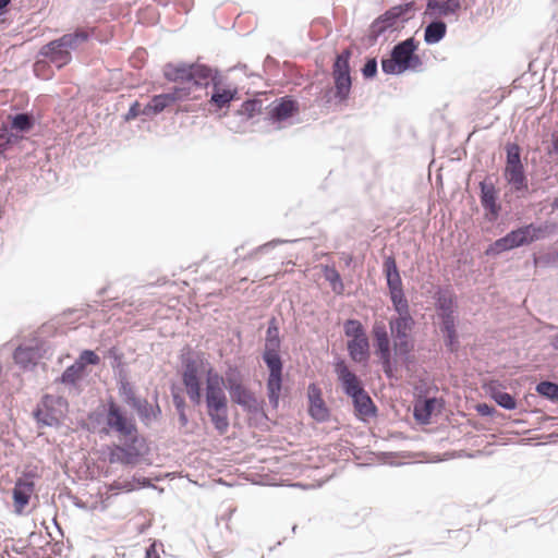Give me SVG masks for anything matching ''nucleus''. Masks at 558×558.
<instances>
[{"instance_id":"48","label":"nucleus","mask_w":558,"mask_h":558,"mask_svg":"<svg viewBox=\"0 0 558 558\" xmlns=\"http://www.w3.org/2000/svg\"><path fill=\"white\" fill-rule=\"evenodd\" d=\"M10 3L11 0H0V16L4 15L8 12Z\"/></svg>"},{"instance_id":"20","label":"nucleus","mask_w":558,"mask_h":558,"mask_svg":"<svg viewBox=\"0 0 558 558\" xmlns=\"http://www.w3.org/2000/svg\"><path fill=\"white\" fill-rule=\"evenodd\" d=\"M351 398L354 405V413L357 418L367 422L369 418L376 416L377 408L365 389L351 396Z\"/></svg>"},{"instance_id":"29","label":"nucleus","mask_w":558,"mask_h":558,"mask_svg":"<svg viewBox=\"0 0 558 558\" xmlns=\"http://www.w3.org/2000/svg\"><path fill=\"white\" fill-rule=\"evenodd\" d=\"M446 31L447 26L444 22H432L425 28L424 40L427 44H436L445 37Z\"/></svg>"},{"instance_id":"14","label":"nucleus","mask_w":558,"mask_h":558,"mask_svg":"<svg viewBox=\"0 0 558 558\" xmlns=\"http://www.w3.org/2000/svg\"><path fill=\"white\" fill-rule=\"evenodd\" d=\"M1 124L5 125L7 130L14 134L23 146V143L27 141L26 133L31 132L35 125V117L28 112H17L9 114Z\"/></svg>"},{"instance_id":"49","label":"nucleus","mask_w":558,"mask_h":558,"mask_svg":"<svg viewBox=\"0 0 558 558\" xmlns=\"http://www.w3.org/2000/svg\"><path fill=\"white\" fill-rule=\"evenodd\" d=\"M553 150L555 153H558V135H553V142H551Z\"/></svg>"},{"instance_id":"45","label":"nucleus","mask_w":558,"mask_h":558,"mask_svg":"<svg viewBox=\"0 0 558 558\" xmlns=\"http://www.w3.org/2000/svg\"><path fill=\"white\" fill-rule=\"evenodd\" d=\"M36 66L37 77L47 80L51 76V72L48 71V65L46 61H37Z\"/></svg>"},{"instance_id":"4","label":"nucleus","mask_w":558,"mask_h":558,"mask_svg":"<svg viewBox=\"0 0 558 558\" xmlns=\"http://www.w3.org/2000/svg\"><path fill=\"white\" fill-rule=\"evenodd\" d=\"M549 232L550 226L548 223L539 226L530 223L518 228L517 230H512L504 238L498 239L494 243L493 250H495L497 253H500L522 245H527L534 241L545 238Z\"/></svg>"},{"instance_id":"36","label":"nucleus","mask_w":558,"mask_h":558,"mask_svg":"<svg viewBox=\"0 0 558 558\" xmlns=\"http://www.w3.org/2000/svg\"><path fill=\"white\" fill-rule=\"evenodd\" d=\"M436 400L427 399L421 404H416L414 408V415L421 422H427L435 408Z\"/></svg>"},{"instance_id":"26","label":"nucleus","mask_w":558,"mask_h":558,"mask_svg":"<svg viewBox=\"0 0 558 558\" xmlns=\"http://www.w3.org/2000/svg\"><path fill=\"white\" fill-rule=\"evenodd\" d=\"M13 359L21 368L33 371L35 368V345L32 342L20 344L13 353Z\"/></svg>"},{"instance_id":"1","label":"nucleus","mask_w":558,"mask_h":558,"mask_svg":"<svg viewBox=\"0 0 558 558\" xmlns=\"http://www.w3.org/2000/svg\"><path fill=\"white\" fill-rule=\"evenodd\" d=\"M205 371V402L207 414L216 430L223 435L229 429L228 399L225 379L209 363Z\"/></svg>"},{"instance_id":"47","label":"nucleus","mask_w":558,"mask_h":558,"mask_svg":"<svg viewBox=\"0 0 558 558\" xmlns=\"http://www.w3.org/2000/svg\"><path fill=\"white\" fill-rule=\"evenodd\" d=\"M145 558H160L158 553H157V549H156V545L155 544H151L147 549H146V556Z\"/></svg>"},{"instance_id":"18","label":"nucleus","mask_w":558,"mask_h":558,"mask_svg":"<svg viewBox=\"0 0 558 558\" xmlns=\"http://www.w3.org/2000/svg\"><path fill=\"white\" fill-rule=\"evenodd\" d=\"M299 112L296 100L286 96L272 102L269 110V118L272 122L286 121Z\"/></svg>"},{"instance_id":"12","label":"nucleus","mask_w":558,"mask_h":558,"mask_svg":"<svg viewBox=\"0 0 558 558\" xmlns=\"http://www.w3.org/2000/svg\"><path fill=\"white\" fill-rule=\"evenodd\" d=\"M351 54V50H343L340 54L337 56L332 65V77L336 87L335 96L339 99V101L347 100L351 90L352 81L349 64Z\"/></svg>"},{"instance_id":"5","label":"nucleus","mask_w":558,"mask_h":558,"mask_svg":"<svg viewBox=\"0 0 558 558\" xmlns=\"http://www.w3.org/2000/svg\"><path fill=\"white\" fill-rule=\"evenodd\" d=\"M279 339L268 340L267 349L264 353V361L269 368L267 380L268 398L270 403L277 407L281 391L282 362L278 354Z\"/></svg>"},{"instance_id":"42","label":"nucleus","mask_w":558,"mask_h":558,"mask_svg":"<svg viewBox=\"0 0 558 558\" xmlns=\"http://www.w3.org/2000/svg\"><path fill=\"white\" fill-rule=\"evenodd\" d=\"M100 362L99 356L92 350H84L76 363L81 366H83V369L85 368L86 364L96 365Z\"/></svg>"},{"instance_id":"41","label":"nucleus","mask_w":558,"mask_h":558,"mask_svg":"<svg viewBox=\"0 0 558 558\" xmlns=\"http://www.w3.org/2000/svg\"><path fill=\"white\" fill-rule=\"evenodd\" d=\"M507 160L506 165H522L520 158V147L518 144L511 143L506 147Z\"/></svg>"},{"instance_id":"2","label":"nucleus","mask_w":558,"mask_h":558,"mask_svg":"<svg viewBox=\"0 0 558 558\" xmlns=\"http://www.w3.org/2000/svg\"><path fill=\"white\" fill-rule=\"evenodd\" d=\"M211 69L198 63H168L163 68V76L167 81L175 83V86H191L194 90L206 87L211 80Z\"/></svg>"},{"instance_id":"19","label":"nucleus","mask_w":558,"mask_h":558,"mask_svg":"<svg viewBox=\"0 0 558 558\" xmlns=\"http://www.w3.org/2000/svg\"><path fill=\"white\" fill-rule=\"evenodd\" d=\"M34 487V482L24 481L21 478L16 481L12 490L14 512L16 514L24 513L25 507L29 504Z\"/></svg>"},{"instance_id":"24","label":"nucleus","mask_w":558,"mask_h":558,"mask_svg":"<svg viewBox=\"0 0 558 558\" xmlns=\"http://www.w3.org/2000/svg\"><path fill=\"white\" fill-rule=\"evenodd\" d=\"M481 203L493 218H497L500 206L497 204V191L493 183H481Z\"/></svg>"},{"instance_id":"34","label":"nucleus","mask_w":558,"mask_h":558,"mask_svg":"<svg viewBox=\"0 0 558 558\" xmlns=\"http://www.w3.org/2000/svg\"><path fill=\"white\" fill-rule=\"evenodd\" d=\"M390 292V299L393 304V307L398 315L400 314H408L409 311V304L404 296L403 289L400 290H391Z\"/></svg>"},{"instance_id":"44","label":"nucleus","mask_w":558,"mask_h":558,"mask_svg":"<svg viewBox=\"0 0 558 558\" xmlns=\"http://www.w3.org/2000/svg\"><path fill=\"white\" fill-rule=\"evenodd\" d=\"M377 72V62L375 59H371L368 60L363 69H362V73L365 77H373Z\"/></svg>"},{"instance_id":"43","label":"nucleus","mask_w":558,"mask_h":558,"mask_svg":"<svg viewBox=\"0 0 558 558\" xmlns=\"http://www.w3.org/2000/svg\"><path fill=\"white\" fill-rule=\"evenodd\" d=\"M138 116H144L143 108L138 101H135L130 107L128 113L125 114V120L131 121L136 119Z\"/></svg>"},{"instance_id":"52","label":"nucleus","mask_w":558,"mask_h":558,"mask_svg":"<svg viewBox=\"0 0 558 558\" xmlns=\"http://www.w3.org/2000/svg\"><path fill=\"white\" fill-rule=\"evenodd\" d=\"M555 347L558 348V336L555 338Z\"/></svg>"},{"instance_id":"22","label":"nucleus","mask_w":558,"mask_h":558,"mask_svg":"<svg viewBox=\"0 0 558 558\" xmlns=\"http://www.w3.org/2000/svg\"><path fill=\"white\" fill-rule=\"evenodd\" d=\"M460 0H429L425 14L432 17L447 16L456 13L460 9Z\"/></svg>"},{"instance_id":"38","label":"nucleus","mask_w":558,"mask_h":558,"mask_svg":"<svg viewBox=\"0 0 558 558\" xmlns=\"http://www.w3.org/2000/svg\"><path fill=\"white\" fill-rule=\"evenodd\" d=\"M84 374L83 366L78 365L76 362L69 366L63 375L62 379L64 383L74 384L76 380L81 379Z\"/></svg>"},{"instance_id":"21","label":"nucleus","mask_w":558,"mask_h":558,"mask_svg":"<svg viewBox=\"0 0 558 558\" xmlns=\"http://www.w3.org/2000/svg\"><path fill=\"white\" fill-rule=\"evenodd\" d=\"M141 456L142 452L136 448V442L131 441V445L126 447L114 445L110 449L109 460L111 463L120 462L122 464H134Z\"/></svg>"},{"instance_id":"13","label":"nucleus","mask_w":558,"mask_h":558,"mask_svg":"<svg viewBox=\"0 0 558 558\" xmlns=\"http://www.w3.org/2000/svg\"><path fill=\"white\" fill-rule=\"evenodd\" d=\"M372 335L376 349L375 353L380 360L383 371L388 377H392L390 339L386 325L383 322H375Z\"/></svg>"},{"instance_id":"50","label":"nucleus","mask_w":558,"mask_h":558,"mask_svg":"<svg viewBox=\"0 0 558 558\" xmlns=\"http://www.w3.org/2000/svg\"><path fill=\"white\" fill-rule=\"evenodd\" d=\"M551 206H553L554 209L558 208V196L554 199Z\"/></svg>"},{"instance_id":"33","label":"nucleus","mask_w":558,"mask_h":558,"mask_svg":"<svg viewBox=\"0 0 558 558\" xmlns=\"http://www.w3.org/2000/svg\"><path fill=\"white\" fill-rule=\"evenodd\" d=\"M325 279L330 283L331 289L337 294H342L344 291V284L338 270L333 267L326 266L324 269Z\"/></svg>"},{"instance_id":"31","label":"nucleus","mask_w":558,"mask_h":558,"mask_svg":"<svg viewBox=\"0 0 558 558\" xmlns=\"http://www.w3.org/2000/svg\"><path fill=\"white\" fill-rule=\"evenodd\" d=\"M14 147L22 148L23 146L19 143L16 136L7 130L5 125L0 124V157Z\"/></svg>"},{"instance_id":"27","label":"nucleus","mask_w":558,"mask_h":558,"mask_svg":"<svg viewBox=\"0 0 558 558\" xmlns=\"http://www.w3.org/2000/svg\"><path fill=\"white\" fill-rule=\"evenodd\" d=\"M505 179L515 191L527 189V181L524 174L523 165H506Z\"/></svg>"},{"instance_id":"37","label":"nucleus","mask_w":558,"mask_h":558,"mask_svg":"<svg viewBox=\"0 0 558 558\" xmlns=\"http://www.w3.org/2000/svg\"><path fill=\"white\" fill-rule=\"evenodd\" d=\"M440 314H453L457 307L454 298L451 293H441L437 301Z\"/></svg>"},{"instance_id":"28","label":"nucleus","mask_w":558,"mask_h":558,"mask_svg":"<svg viewBox=\"0 0 558 558\" xmlns=\"http://www.w3.org/2000/svg\"><path fill=\"white\" fill-rule=\"evenodd\" d=\"M384 271L387 278L389 291L402 289V280L392 256H388L384 260Z\"/></svg>"},{"instance_id":"40","label":"nucleus","mask_w":558,"mask_h":558,"mask_svg":"<svg viewBox=\"0 0 558 558\" xmlns=\"http://www.w3.org/2000/svg\"><path fill=\"white\" fill-rule=\"evenodd\" d=\"M493 397L500 407L507 410H513L517 407L514 398L508 392L498 391Z\"/></svg>"},{"instance_id":"23","label":"nucleus","mask_w":558,"mask_h":558,"mask_svg":"<svg viewBox=\"0 0 558 558\" xmlns=\"http://www.w3.org/2000/svg\"><path fill=\"white\" fill-rule=\"evenodd\" d=\"M214 93L210 98V104L217 109H222L228 106L236 96V88H225L221 82L213 78Z\"/></svg>"},{"instance_id":"46","label":"nucleus","mask_w":558,"mask_h":558,"mask_svg":"<svg viewBox=\"0 0 558 558\" xmlns=\"http://www.w3.org/2000/svg\"><path fill=\"white\" fill-rule=\"evenodd\" d=\"M172 397H173V402H174L177 409L181 410V420L185 423L186 417L183 413V410L185 407V401H184L183 397L180 396L179 393H172Z\"/></svg>"},{"instance_id":"3","label":"nucleus","mask_w":558,"mask_h":558,"mask_svg":"<svg viewBox=\"0 0 558 558\" xmlns=\"http://www.w3.org/2000/svg\"><path fill=\"white\" fill-rule=\"evenodd\" d=\"M417 43L414 38H408L396 45L390 58L381 60V69L387 74H401L408 70H418L423 62L415 53Z\"/></svg>"},{"instance_id":"17","label":"nucleus","mask_w":558,"mask_h":558,"mask_svg":"<svg viewBox=\"0 0 558 558\" xmlns=\"http://www.w3.org/2000/svg\"><path fill=\"white\" fill-rule=\"evenodd\" d=\"M307 395L310 415L318 422L327 421L329 418V409L323 399L322 389L316 384H311L307 388Z\"/></svg>"},{"instance_id":"6","label":"nucleus","mask_w":558,"mask_h":558,"mask_svg":"<svg viewBox=\"0 0 558 558\" xmlns=\"http://www.w3.org/2000/svg\"><path fill=\"white\" fill-rule=\"evenodd\" d=\"M85 33L66 34L58 40H53L41 50V53L48 58L58 69L68 64L71 60L70 50L74 49L78 43L85 41Z\"/></svg>"},{"instance_id":"15","label":"nucleus","mask_w":558,"mask_h":558,"mask_svg":"<svg viewBox=\"0 0 558 558\" xmlns=\"http://www.w3.org/2000/svg\"><path fill=\"white\" fill-rule=\"evenodd\" d=\"M335 373L338 380L341 383L343 391L349 397L364 389L361 379L349 368L343 360L335 364Z\"/></svg>"},{"instance_id":"10","label":"nucleus","mask_w":558,"mask_h":558,"mask_svg":"<svg viewBox=\"0 0 558 558\" xmlns=\"http://www.w3.org/2000/svg\"><path fill=\"white\" fill-rule=\"evenodd\" d=\"M107 425L119 434L121 439L137 442V428L132 418L128 417L121 408L113 401L108 403L106 416Z\"/></svg>"},{"instance_id":"39","label":"nucleus","mask_w":558,"mask_h":558,"mask_svg":"<svg viewBox=\"0 0 558 558\" xmlns=\"http://www.w3.org/2000/svg\"><path fill=\"white\" fill-rule=\"evenodd\" d=\"M536 391L549 399L558 398V385L551 381H542L536 386Z\"/></svg>"},{"instance_id":"16","label":"nucleus","mask_w":558,"mask_h":558,"mask_svg":"<svg viewBox=\"0 0 558 558\" xmlns=\"http://www.w3.org/2000/svg\"><path fill=\"white\" fill-rule=\"evenodd\" d=\"M409 9L410 3L392 7L373 22L371 26L372 33L376 37L380 36L388 28L393 27L397 24L399 17L407 13Z\"/></svg>"},{"instance_id":"30","label":"nucleus","mask_w":558,"mask_h":558,"mask_svg":"<svg viewBox=\"0 0 558 558\" xmlns=\"http://www.w3.org/2000/svg\"><path fill=\"white\" fill-rule=\"evenodd\" d=\"M442 318V331L447 337V344L451 350H454L457 344V332H456V322L453 314H440Z\"/></svg>"},{"instance_id":"8","label":"nucleus","mask_w":558,"mask_h":558,"mask_svg":"<svg viewBox=\"0 0 558 558\" xmlns=\"http://www.w3.org/2000/svg\"><path fill=\"white\" fill-rule=\"evenodd\" d=\"M227 388L231 400L241 405L245 411L250 413H257L263 409L262 402L248 388L244 386L242 377L238 371H230L227 374Z\"/></svg>"},{"instance_id":"53","label":"nucleus","mask_w":558,"mask_h":558,"mask_svg":"<svg viewBox=\"0 0 558 558\" xmlns=\"http://www.w3.org/2000/svg\"><path fill=\"white\" fill-rule=\"evenodd\" d=\"M31 415H32L33 417H35V410H33V411L31 412Z\"/></svg>"},{"instance_id":"32","label":"nucleus","mask_w":558,"mask_h":558,"mask_svg":"<svg viewBox=\"0 0 558 558\" xmlns=\"http://www.w3.org/2000/svg\"><path fill=\"white\" fill-rule=\"evenodd\" d=\"M393 349L397 356L408 360L409 355L414 350V340L411 336H407V338H396L393 339Z\"/></svg>"},{"instance_id":"7","label":"nucleus","mask_w":558,"mask_h":558,"mask_svg":"<svg viewBox=\"0 0 558 558\" xmlns=\"http://www.w3.org/2000/svg\"><path fill=\"white\" fill-rule=\"evenodd\" d=\"M349 338L347 348L349 356L356 363H364L369 357V342L363 325L357 319H348L343 326Z\"/></svg>"},{"instance_id":"9","label":"nucleus","mask_w":558,"mask_h":558,"mask_svg":"<svg viewBox=\"0 0 558 558\" xmlns=\"http://www.w3.org/2000/svg\"><path fill=\"white\" fill-rule=\"evenodd\" d=\"M204 364L205 362L201 357L186 356L182 360V384L187 397L194 404H199L202 401L201 368H203Z\"/></svg>"},{"instance_id":"11","label":"nucleus","mask_w":558,"mask_h":558,"mask_svg":"<svg viewBox=\"0 0 558 558\" xmlns=\"http://www.w3.org/2000/svg\"><path fill=\"white\" fill-rule=\"evenodd\" d=\"M197 98V96H192L191 86H174L169 93L155 95L150 101L143 107V112L144 116L147 117L156 116L174 102Z\"/></svg>"},{"instance_id":"25","label":"nucleus","mask_w":558,"mask_h":558,"mask_svg":"<svg viewBox=\"0 0 558 558\" xmlns=\"http://www.w3.org/2000/svg\"><path fill=\"white\" fill-rule=\"evenodd\" d=\"M389 327L393 339L407 338V336H411L412 329L414 327V319L410 313L400 314L398 317L392 318L389 322Z\"/></svg>"},{"instance_id":"51","label":"nucleus","mask_w":558,"mask_h":558,"mask_svg":"<svg viewBox=\"0 0 558 558\" xmlns=\"http://www.w3.org/2000/svg\"><path fill=\"white\" fill-rule=\"evenodd\" d=\"M483 408H487V405H480V407H478V410H480L482 413H485V411H483Z\"/></svg>"},{"instance_id":"35","label":"nucleus","mask_w":558,"mask_h":558,"mask_svg":"<svg viewBox=\"0 0 558 558\" xmlns=\"http://www.w3.org/2000/svg\"><path fill=\"white\" fill-rule=\"evenodd\" d=\"M262 109H263V104L260 100L250 99V100L244 101L241 105V107L239 109V113L241 116H244L247 119H251V118L262 113Z\"/></svg>"}]
</instances>
